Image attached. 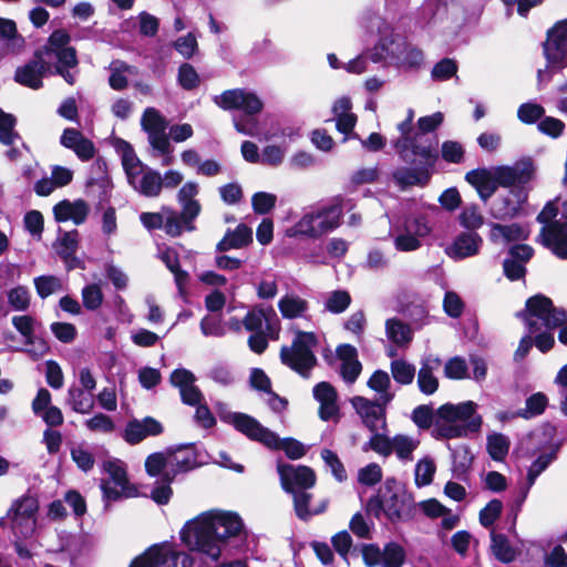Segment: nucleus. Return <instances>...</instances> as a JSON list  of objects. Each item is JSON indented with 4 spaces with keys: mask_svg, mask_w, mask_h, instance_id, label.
Instances as JSON below:
<instances>
[{
    "mask_svg": "<svg viewBox=\"0 0 567 567\" xmlns=\"http://www.w3.org/2000/svg\"><path fill=\"white\" fill-rule=\"evenodd\" d=\"M491 240L494 243L504 241H515L526 239L528 236V231L526 228L518 224L511 225H501V224H492L491 225Z\"/></svg>",
    "mask_w": 567,
    "mask_h": 567,
    "instance_id": "nucleus-40",
    "label": "nucleus"
},
{
    "mask_svg": "<svg viewBox=\"0 0 567 567\" xmlns=\"http://www.w3.org/2000/svg\"><path fill=\"white\" fill-rule=\"evenodd\" d=\"M33 284L39 297L42 299L61 291L63 288L61 279L55 276L35 277Z\"/></svg>",
    "mask_w": 567,
    "mask_h": 567,
    "instance_id": "nucleus-56",
    "label": "nucleus"
},
{
    "mask_svg": "<svg viewBox=\"0 0 567 567\" xmlns=\"http://www.w3.org/2000/svg\"><path fill=\"white\" fill-rule=\"evenodd\" d=\"M103 470L110 476L101 484L105 498L115 501L122 496L132 497L136 495V489L128 483L125 464L122 461L107 460L103 463Z\"/></svg>",
    "mask_w": 567,
    "mask_h": 567,
    "instance_id": "nucleus-14",
    "label": "nucleus"
},
{
    "mask_svg": "<svg viewBox=\"0 0 567 567\" xmlns=\"http://www.w3.org/2000/svg\"><path fill=\"white\" fill-rule=\"evenodd\" d=\"M90 207L83 199L74 202L64 199L53 207L54 218L59 223L73 221L75 225L83 224L89 215Z\"/></svg>",
    "mask_w": 567,
    "mask_h": 567,
    "instance_id": "nucleus-29",
    "label": "nucleus"
},
{
    "mask_svg": "<svg viewBox=\"0 0 567 567\" xmlns=\"http://www.w3.org/2000/svg\"><path fill=\"white\" fill-rule=\"evenodd\" d=\"M556 458V450L550 453L539 455L530 465L527 473V487L523 493L522 501L527 496L529 488L534 485L536 478L548 467V465Z\"/></svg>",
    "mask_w": 567,
    "mask_h": 567,
    "instance_id": "nucleus-51",
    "label": "nucleus"
},
{
    "mask_svg": "<svg viewBox=\"0 0 567 567\" xmlns=\"http://www.w3.org/2000/svg\"><path fill=\"white\" fill-rule=\"evenodd\" d=\"M340 361L339 374L348 384H353L362 372V363L358 358V350L351 344H340L336 350Z\"/></svg>",
    "mask_w": 567,
    "mask_h": 567,
    "instance_id": "nucleus-25",
    "label": "nucleus"
},
{
    "mask_svg": "<svg viewBox=\"0 0 567 567\" xmlns=\"http://www.w3.org/2000/svg\"><path fill=\"white\" fill-rule=\"evenodd\" d=\"M278 309L286 319H302L309 311V302L295 292H287L278 301Z\"/></svg>",
    "mask_w": 567,
    "mask_h": 567,
    "instance_id": "nucleus-35",
    "label": "nucleus"
},
{
    "mask_svg": "<svg viewBox=\"0 0 567 567\" xmlns=\"http://www.w3.org/2000/svg\"><path fill=\"white\" fill-rule=\"evenodd\" d=\"M394 381L401 385L411 384L415 378V367L404 359H394L390 363Z\"/></svg>",
    "mask_w": 567,
    "mask_h": 567,
    "instance_id": "nucleus-50",
    "label": "nucleus"
},
{
    "mask_svg": "<svg viewBox=\"0 0 567 567\" xmlns=\"http://www.w3.org/2000/svg\"><path fill=\"white\" fill-rule=\"evenodd\" d=\"M293 507L296 515L300 519H308L315 515H319L327 509L328 499H322L319 505L310 506L312 494L306 491L293 492Z\"/></svg>",
    "mask_w": 567,
    "mask_h": 567,
    "instance_id": "nucleus-36",
    "label": "nucleus"
},
{
    "mask_svg": "<svg viewBox=\"0 0 567 567\" xmlns=\"http://www.w3.org/2000/svg\"><path fill=\"white\" fill-rule=\"evenodd\" d=\"M277 196L271 193L258 192L251 197V206L256 214L266 215L274 209Z\"/></svg>",
    "mask_w": 567,
    "mask_h": 567,
    "instance_id": "nucleus-60",
    "label": "nucleus"
},
{
    "mask_svg": "<svg viewBox=\"0 0 567 567\" xmlns=\"http://www.w3.org/2000/svg\"><path fill=\"white\" fill-rule=\"evenodd\" d=\"M367 509L378 518L383 513L392 522L400 520L411 511V497L394 480H386L378 496L369 499Z\"/></svg>",
    "mask_w": 567,
    "mask_h": 567,
    "instance_id": "nucleus-9",
    "label": "nucleus"
},
{
    "mask_svg": "<svg viewBox=\"0 0 567 567\" xmlns=\"http://www.w3.org/2000/svg\"><path fill=\"white\" fill-rule=\"evenodd\" d=\"M252 240V231L246 225H238L234 231H228L217 244L218 251L239 249L247 246Z\"/></svg>",
    "mask_w": 567,
    "mask_h": 567,
    "instance_id": "nucleus-38",
    "label": "nucleus"
},
{
    "mask_svg": "<svg viewBox=\"0 0 567 567\" xmlns=\"http://www.w3.org/2000/svg\"><path fill=\"white\" fill-rule=\"evenodd\" d=\"M68 404L76 413L87 414L94 408L93 394L79 386H71L68 390Z\"/></svg>",
    "mask_w": 567,
    "mask_h": 567,
    "instance_id": "nucleus-44",
    "label": "nucleus"
},
{
    "mask_svg": "<svg viewBox=\"0 0 567 567\" xmlns=\"http://www.w3.org/2000/svg\"><path fill=\"white\" fill-rule=\"evenodd\" d=\"M229 422L237 431L248 439L256 441L270 450H282L291 460L301 458L307 450L305 445L295 439L280 440L279 436L269 429L261 425L256 419L244 413H231Z\"/></svg>",
    "mask_w": 567,
    "mask_h": 567,
    "instance_id": "nucleus-5",
    "label": "nucleus"
},
{
    "mask_svg": "<svg viewBox=\"0 0 567 567\" xmlns=\"http://www.w3.org/2000/svg\"><path fill=\"white\" fill-rule=\"evenodd\" d=\"M277 472L282 489L289 494L311 488L317 481L315 471L305 465L278 463Z\"/></svg>",
    "mask_w": 567,
    "mask_h": 567,
    "instance_id": "nucleus-18",
    "label": "nucleus"
},
{
    "mask_svg": "<svg viewBox=\"0 0 567 567\" xmlns=\"http://www.w3.org/2000/svg\"><path fill=\"white\" fill-rule=\"evenodd\" d=\"M83 306L87 310H96L103 302V292L99 285H87L82 289Z\"/></svg>",
    "mask_w": 567,
    "mask_h": 567,
    "instance_id": "nucleus-64",
    "label": "nucleus"
},
{
    "mask_svg": "<svg viewBox=\"0 0 567 567\" xmlns=\"http://www.w3.org/2000/svg\"><path fill=\"white\" fill-rule=\"evenodd\" d=\"M163 432V425L156 419L146 416L144 419L130 420L123 431V439L131 445L141 443L150 436H157Z\"/></svg>",
    "mask_w": 567,
    "mask_h": 567,
    "instance_id": "nucleus-23",
    "label": "nucleus"
},
{
    "mask_svg": "<svg viewBox=\"0 0 567 567\" xmlns=\"http://www.w3.org/2000/svg\"><path fill=\"white\" fill-rule=\"evenodd\" d=\"M367 385L378 394V400L383 403H390L394 399L395 394L391 391L390 375L383 370L374 371Z\"/></svg>",
    "mask_w": 567,
    "mask_h": 567,
    "instance_id": "nucleus-42",
    "label": "nucleus"
},
{
    "mask_svg": "<svg viewBox=\"0 0 567 567\" xmlns=\"http://www.w3.org/2000/svg\"><path fill=\"white\" fill-rule=\"evenodd\" d=\"M110 78L109 84L115 91H122L127 86L126 73L136 74V68L128 65L127 63L115 60L110 64Z\"/></svg>",
    "mask_w": 567,
    "mask_h": 567,
    "instance_id": "nucleus-46",
    "label": "nucleus"
},
{
    "mask_svg": "<svg viewBox=\"0 0 567 567\" xmlns=\"http://www.w3.org/2000/svg\"><path fill=\"white\" fill-rule=\"evenodd\" d=\"M0 40L8 52L19 50L24 43L23 38L18 33L16 22L4 18H0Z\"/></svg>",
    "mask_w": 567,
    "mask_h": 567,
    "instance_id": "nucleus-45",
    "label": "nucleus"
},
{
    "mask_svg": "<svg viewBox=\"0 0 567 567\" xmlns=\"http://www.w3.org/2000/svg\"><path fill=\"white\" fill-rule=\"evenodd\" d=\"M143 130L147 133L148 142L155 152H165L168 147L166 135L167 123L154 107H147L141 118Z\"/></svg>",
    "mask_w": 567,
    "mask_h": 567,
    "instance_id": "nucleus-19",
    "label": "nucleus"
},
{
    "mask_svg": "<svg viewBox=\"0 0 567 567\" xmlns=\"http://www.w3.org/2000/svg\"><path fill=\"white\" fill-rule=\"evenodd\" d=\"M527 200V192L524 188L511 189L506 196L497 198L492 207V215L496 219L515 217Z\"/></svg>",
    "mask_w": 567,
    "mask_h": 567,
    "instance_id": "nucleus-26",
    "label": "nucleus"
},
{
    "mask_svg": "<svg viewBox=\"0 0 567 567\" xmlns=\"http://www.w3.org/2000/svg\"><path fill=\"white\" fill-rule=\"evenodd\" d=\"M70 454L72 461L81 471L89 472L93 468L95 458L86 443L82 442L73 444L70 449Z\"/></svg>",
    "mask_w": 567,
    "mask_h": 567,
    "instance_id": "nucleus-48",
    "label": "nucleus"
},
{
    "mask_svg": "<svg viewBox=\"0 0 567 567\" xmlns=\"http://www.w3.org/2000/svg\"><path fill=\"white\" fill-rule=\"evenodd\" d=\"M128 184L141 195L157 197L161 195V174L143 164L133 147L125 141L117 146Z\"/></svg>",
    "mask_w": 567,
    "mask_h": 567,
    "instance_id": "nucleus-6",
    "label": "nucleus"
},
{
    "mask_svg": "<svg viewBox=\"0 0 567 567\" xmlns=\"http://www.w3.org/2000/svg\"><path fill=\"white\" fill-rule=\"evenodd\" d=\"M246 330L257 332H277V324L272 323L262 309H251L243 320Z\"/></svg>",
    "mask_w": 567,
    "mask_h": 567,
    "instance_id": "nucleus-41",
    "label": "nucleus"
},
{
    "mask_svg": "<svg viewBox=\"0 0 567 567\" xmlns=\"http://www.w3.org/2000/svg\"><path fill=\"white\" fill-rule=\"evenodd\" d=\"M509 439L501 433H494L487 437V451L494 461H503L509 451Z\"/></svg>",
    "mask_w": 567,
    "mask_h": 567,
    "instance_id": "nucleus-53",
    "label": "nucleus"
},
{
    "mask_svg": "<svg viewBox=\"0 0 567 567\" xmlns=\"http://www.w3.org/2000/svg\"><path fill=\"white\" fill-rule=\"evenodd\" d=\"M536 167L530 158H523L513 165L497 166L492 169L493 181L502 187L523 188L535 175Z\"/></svg>",
    "mask_w": 567,
    "mask_h": 567,
    "instance_id": "nucleus-15",
    "label": "nucleus"
},
{
    "mask_svg": "<svg viewBox=\"0 0 567 567\" xmlns=\"http://www.w3.org/2000/svg\"><path fill=\"white\" fill-rule=\"evenodd\" d=\"M233 122L236 131L244 135L257 136L259 133V122L255 115H235Z\"/></svg>",
    "mask_w": 567,
    "mask_h": 567,
    "instance_id": "nucleus-63",
    "label": "nucleus"
},
{
    "mask_svg": "<svg viewBox=\"0 0 567 567\" xmlns=\"http://www.w3.org/2000/svg\"><path fill=\"white\" fill-rule=\"evenodd\" d=\"M17 118L0 110V143L3 145H14L20 143L27 152H30L29 146L22 141L20 134L16 131Z\"/></svg>",
    "mask_w": 567,
    "mask_h": 567,
    "instance_id": "nucleus-39",
    "label": "nucleus"
},
{
    "mask_svg": "<svg viewBox=\"0 0 567 567\" xmlns=\"http://www.w3.org/2000/svg\"><path fill=\"white\" fill-rule=\"evenodd\" d=\"M492 550L502 563H511L516 558L517 551L511 546L508 539L501 534L492 533Z\"/></svg>",
    "mask_w": 567,
    "mask_h": 567,
    "instance_id": "nucleus-52",
    "label": "nucleus"
},
{
    "mask_svg": "<svg viewBox=\"0 0 567 567\" xmlns=\"http://www.w3.org/2000/svg\"><path fill=\"white\" fill-rule=\"evenodd\" d=\"M343 198L336 196L324 202H319L308 207L301 218L287 229V236H303L311 239H319L336 229L342 224Z\"/></svg>",
    "mask_w": 567,
    "mask_h": 567,
    "instance_id": "nucleus-2",
    "label": "nucleus"
},
{
    "mask_svg": "<svg viewBox=\"0 0 567 567\" xmlns=\"http://www.w3.org/2000/svg\"><path fill=\"white\" fill-rule=\"evenodd\" d=\"M476 408L477 404L473 401L442 405L437 410L434 423L436 437L457 439L478 432L482 417L476 413Z\"/></svg>",
    "mask_w": 567,
    "mask_h": 567,
    "instance_id": "nucleus-4",
    "label": "nucleus"
},
{
    "mask_svg": "<svg viewBox=\"0 0 567 567\" xmlns=\"http://www.w3.org/2000/svg\"><path fill=\"white\" fill-rule=\"evenodd\" d=\"M200 331L205 337L220 338L225 336L226 328L221 318L207 315L200 321Z\"/></svg>",
    "mask_w": 567,
    "mask_h": 567,
    "instance_id": "nucleus-61",
    "label": "nucleus"
},
{
    "mask_svg": "<svg viewBox=\"0 0 567 567\" xmlns=\"http://www.w3.org/2000/svg\"><path fill=\"white\" fill-rule=\"evenodd\" d=\"M362 557L368 567H402L406 559V551L402 545L390 542L381 549L375 544L364 545Z\"/></svg>",
    "mask_w": 567,
    "mask_h": 567,
    "instance_id": "nucleus-17",
    "label": "nucleus"
},
{
    "mask_svg": "<svg viewBox=\"0 0 567 567\" xmlns=\"http://www.w3.org/2000/svg\"><path fill=\"white\" fill-rule=\"evenodd\" d=\"M567 49V19L557 22L549 31L544 45L547 60L561 59L563 51Z\"/></svg>",
    "mask_w": 567,
    "mask_h": 567,
    "instance_id": "nucleus-31",
    "label": "nucleus"
},
{
    "mask_svg": "<svg viewBox=\"0 0 567 567\" xmlns=\"http://www.w3.org/2000/svg\"><path fill=\"white\" fill-rule=\"evenodd\" d=\"M244 535V524L237 514L207 511L188 520L181 530L182 542L193 555L176 551L168 544L154 545L130 567H247L240 560L217 566L225 548L229 544L238 546Z\"/></svg>",
    "mask_w": 567,
    "mask_h": 567,
    "instance_id": "nucleus-1",
    "label": "nucleus"
},
{
    "mask_svg": "<svg viewBox=\"0 0 567 567\" xmlns=\"http://www.w3.org/2000/svg\"><path fill=\"white\" fill-rule=\"evenodd\" d=\"M393 147L403 162L412 163V156H419L425 166H433L437 159L436 144L422 133L411 137L398 138Z\"/></svg>",
    "mask_w": 567,
    "mask_h": 567,
    "instance_id": "nucleus-13",
    "label": "nucleus"
},
{
    "mask_svg": "<svg viewBox=\"0 0 567 567\" xmlns=\"http://www.w3.org/2000/svg\"><path fill=\"white\" fill-rule=\"evenodd\" d=\"M49 71V64L41 52H35L34 59L17 69L14 80L33 90L42 87V78Z\"/></svg>",
    "mask_w": 567,
    "mask_h": 567,
    "instance_id": "nucleus-22",
    "label": "nucleus"
},
{
    "mask_svg": "<svg viewBox=\"0 0 567 567\" xmlns=\"http://www.w3.org/2000/svg\"><path fill=\"white\" fill-rule=\"evenodd\" d=\"M350 402L371 432H377L385 426V406L389 403H383L381 400L372 401L363 396H353Z\"/></svg>",
    "mask_w": 567,
    "mask_h": 567,
    "instance_id": "nucleus-20",
    "label": "nucleus"
},
{
    "mask_svg": "<svg viewBox=\"0 0 567 567\" xmlns=\"http://www.w3.org/2000/svg\"><path fill=\"white\" fill-rule=\"evenodd\" d=\"M199 193V185L196 182L185 183L177 192L176 199L181 206V212L171 207L167 210L172 219H176L177 224L182 226V231H193L195 229L194 221L202 212V205L196 199Z\"/></svg>",
    "mask_w": 567,
    "mask_h": 567,
    "instance_id": "nucleus-12",
    "label": "nucleus"
},
{
    "mask_svg": "<svg viewBox=\"0 0 567 567\" xmlns=\"http://www.w3.org/2000/svg\"><path fill=\"white\" fill-rule=\"evenodd\" d=\"M318 339L312 332H298L290 347H282L280 359L284 364L308 378L311 369L317 364L315 348Z\"/></svg>",
    "mask_w": 567,
    "mask_h": 567,
    "instance_id": "nucleus-11",
    "label": "nucleus"
},
{
    "mask_svg": "<svg viewBox=\"0 0 567 567\" xmlns=\"http://www.w3.org/2000/svg\"><path fill=\"white\" fill-rule=\"evenodd\" d=\"M545 109L537 103H524L517 110V117L525 124H534L542 120Z\"/></svg>",
    "mask_w": 567,
    "mask_h": 567,
    "instance_id": "nucleus-62",
    "label": "nucleus"
},
{
    "mask_svg": "<svg viewBox=\"0 0 567 567\" xmlns=\"http://www.w3.org/2000/svg\"><path fill=\"white\" fill-rule=\"evenodd\" d=\"M84 425L89 431L95 433L110 434L115 430L113 420L103 413H97L85 420Z\"/></svg>",
    "mask_w": 567,
    "mask_h": 567,
    "instance_id": "nucleus-59",
    "label": "nucleus"
},
{
    "mask_svg": "<svg viewBox=\"0 0 567 567\" xmlns=\"http://www.w3.org/2000/svg\"><path fill=\"white\" fill-rule=\"evenodd\" d=\"M525 322L529 334L537 333L543 329H556L567 323V311L555 308L549 298L543 295L530 297L526 301V308L518 313Z\"/></svg>",
    "mask_w": 567,
    "mask_h": 567,
    "instance_id": "nucleus-8",
    "label": "nucleus"
},
{
    "mask_svg": "<svg viewBox=\"0 0 567 567\" xmlns=\"http://www.w3.org/2000/svg\"><path fill=\"white\" fill-rule=\"evenodd\" d=\"M313 396L320 403L319 416L329 421L338 416L339 405L336 389L328 382H320L313 388Z\"/></svg>",
    "mask_w": 567,
    "mask_h": 567,
    "instance_id": "nucleus-28",
    "label": "nucleus"
},
{
    "mask_svg": "<svg viewBox=\"0 0 567 567\" xmlns=\"http://www.w3.org/2000/svg\"><path fill=\"white\" fill-rule=\"evenodd\" d=\"M8 305L14 311H25L31 301V295L27 287L17 286L9 289L7 292Z\"/></svg>",
    "mask_w": 567,
    "mask_h": 567,
    "instance_id": "nucleus-54",
    "label": "nucleus"
},
{
    "mask_svg": "<svg viewBox=\"0 0 567 567\" xmlns=\"http://www.w3.org/2000/svg\"><path fill=\"white\" fill-rule=\"evenodd\" d=\"M214 102L225 111L238 110L247 115H256L264 107V103L257 94L245 89L224 91L221 94L214 96Z\"/></svg>",
    "mask_w": 567,
    "mask_h": 567,
    "instance_id": "nucleus-16",
    "label": "nucleus"
},
{
    "mask_svg": "<svg viewBox=\"0 0 567 567\" xmlns=\"http://www.w3.org/2000/svg\"><path fill=\"white\" fill-rule=\"evenodd\" d=\"M436 466L434 461L425 456L421 458L414 470L415 484L417 487H423L432 483Z\"/></svg>",
    "mask_w": 567,
    "mask_h": 567,
    "instance_id": "nucleus-55",
    "label": "nucleus"
},
{
    "mask_svg": "<svg viewBox=\"0 0 567 567\" xmlns=\"http://www.w3.org/2000/svg\"><path fill=\"white\" fill-rule=\"evenodd\" d=\"M39 501L31 495L17 498L7 512V525L14 539H34L42 525L38 520Z\"/></svg>",
    "mask_w": 567,
    "mask_h": 567,
    "instance_id": "nucleus-7",
    "label": "nucleus"
},
{
    "mask_svg": "<svg viewBox=\"0 0 567 567\" xmlns=\"http://www.w3.org/2000/svg\"><path fill=\"white\" fill-rule=\"evenodd\" d=\"M446 11L445 3L442 0H425L420 9V18L424 24L435 21Z\"/></svg>",
    "mask_w": 567,
    "mask_h": 567,
    "instance_id": "nucleus-58",
    "label": "nucleus"
},
{
    "mask_svg": "<svg viewBox=\"0 0 567 567\" xmlns=\"http://www.w3.org/2000/svg\"><path fill=\"white\" fill-rule=\"evenodd\" d=\"M402 228L411 235L419 237L421 241L432 230L427 216L423 213L408 216L403 221Z\"/></svg>",
    "mask_w": 567,
    "mask_h": 567,
    "instance_id": "nucleus-47",
    "label": "nucleus"
},
{
    "mask_svg": "<svg viewBox=\"0 0 567 567\" xmlns=\"http://www.w3.org/2000/svg\"><path fill=\"white\" fill-rule=\"evenodd\" d=\"M78 246L79 233L76 230L62 234L54 243L56 254L65 262L69 270L80 266V260L75 257Z\"/></svg>",
    "mask_w": 567,
    "mask_h": 567,
    "instance_id": "nucleus-32",
    "label": "nucleus"
},
{
    "mask_svg": "<svg viewBox=\"0 0 567 567\" xmlns=\"http://www.w3.org/2000/svg\"><path fill=\"white\" fill-rule=\"evenodd\" d=\"M71 37L65 30H55L44 48L38 52L42 53V58L53 56L56 60L55 72L72 85L75 83L79 62L75 49L69 45Z\"/></svg>",
    "mask_w": 567,
    "mask_h": 567,
    "instance_id": "nucleus-10",
    "label": "nucleus"
},
{
    "mask_svg": "<svg viewBox=\"0 0 567 567\" xmlns=\"http://www.w3.org/2000/svg\"><path fill=\"white\" fill-rule=\"evenodd\" d=\"M204 463L196 446L187 444L150 454L145 460V470L150 476L173 482L177 475L187 473Z\"/></svg>",
    "mask_w": 567,
    "mask_h": 567,
    "instance_id": "nucleus-3",
    "label": "nucleus"
},
{
    "mask_svg": "<svg viewBox=\"0 0 567 567\" xmlns=\"http://www.w3.org/2000/svg\"><path fill=\"white\" fill-rule=\"evenodd\" d=\"M60 144L72 151L82 162H87L95 155V146L93 142L85 137L81 131L73 127H66L63 130L60 136Z\"/></svg>",
    "mask_w": 567,
    "mask_h": 567,
    "instance_id": "nucleus-24",
    "label": "nucleus"
},
{
    "mask_svg": "<svg viewBox=\"0 0 567 567\" xmlns=\"http://www.w3.org/2000/svg\"><path fill=\"white\" fill-rule=\"evenodd\" d=\"M351 303L349 292L344 290L332 291L324 301V309L332 313L344 312Z\"/></svg>",
    "mask_w": 567,
    "mask_h": 567,
    "instance_id": "nucleus-57",
    "label": "nucleus"
},
{
    "mask_svg": "<svg viewBox=\"0 0 567 567\" xmlns=\"http://www.w3.org/2000/svg\"><path fill=\"white\" fill-rule=\"evenodd\" d=\"M167 210H171L169 206H163L157 213H142L140 220L148 230L164 229L167 235L178 237L183 234L182 226L168 216Z\"/></svg>",
    "mask_w": 567,
    "mask_h": 567,
    "instance_id": "nucleus-27",
    "label": "nucleus"
},
{
    "mask_svg": "<svg viewBox=\"0 0 567 567\" xmlns=\"http://www.w3.org/2000/svg\"><path fill=\"white\" fill-rule=\"evenodd\" d=\"M392 453L404 463L413 460V452L419 447L420 441L404 434H398L391 439Z\"/></svg>",
    "mask_w": 567,
    "mask_h": 567,
    "instance_id": "nucleus-43",
    "label": "nucleus"
},
{
    "mask_svg": "<svg viewBox=\"0 0 567 567\" xmlns=\"http://www.w3.org/2000/svg\"><path fill=\"white\" fill-rule=\"evenodd\" d=\"M385 333L386 338L399 348H408L413 339L411 327L398 318L386 320Z\"/></svg>",
    "mask_w": 567,
    "mask_h": 567,
    "instance_id": "nucleus-37",
    "label": "nucleus"
},
{
    "mask_svg": "<svg viewBox=\"0 0 567 567\" xmlns=\"http://www.w3.org/2000/svg\"><path fill=\"white\" fill-rule=\"evenodd\" d=\"M482 238L476 233H462L446 248V254L453 259H464L478 254Z\"/></svg>",
    "mask_w": 567,
    "mask_h": 567,
    "instance_id": "nucleus-30",
    "label": "nucleus"
},
{
    "mask_svg": "<svg viewBox=\"0 0 567 567\" xmlns=\"http://www.w3.org/2000/svg\"><path fill=\"white\" fill-rule=\"evenodd\" d=\"M540 244L561 260L567 259V218L543 226L539 233Z\"/></svg>",
    "mask_w": 567,
    "mask_h": 567,
    "instance_id": "nucleus-21",
    "label": "nucleus"
},
{
    "mask_svg": "<svg viewBox=\"0 0 567 567\" xmlns=\"http://www.w3.org/2000/svg\"><path fill=\"white\" fill-rule=\"evenodd\" d=\"M441 365L439 358L426 357L421 361V368L417 372V388L426 395H431L436 392L439 388V380L434 375V371Z\"/></svg>",
    "mask_w": 567,
    "mask_h": 567,
    "instance_id": "nucleus-33",
    "label": "nucleus"
},
{
    "mask_svg": "<svg viewBox=\"0 0 567 567\" xmlns=\"http://www.w3.org/2000/svg\"><path fill=\"white\" fill-rule=\"evenodd\" d=\"M392 177L401 188L415 185L424 186L429 182L430 172L425 165L419 167H399L393 171Z\"/></svg>",
    "mask_w": 567,
    "mask_h": 567,
    "instance_id": "nucleus-34",
    "label": "nucleus"
},
{
    "mask_svg": "<svg viewBox=\"0 0 567 567\" xmlns=\"http://www.w3.org/2000/svg\"><path fill=\"white\" fill-rule=\"evenodd\" d=\"M399 53L395 56V63L405 69L419 68L423 62V53L421 50L406 45L398 44Z\"/></svg>",
    "mask_w": 567,
    "mask_h": 567,
    "instance_id": "nucleus-49",
    "label": "nucleus"
}]
</instances>
